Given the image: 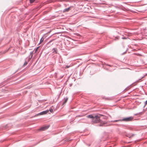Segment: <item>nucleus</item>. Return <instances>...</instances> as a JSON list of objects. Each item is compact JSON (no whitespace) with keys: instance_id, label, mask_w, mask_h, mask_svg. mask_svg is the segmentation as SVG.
Instances as JSON below:
<instances>
[{"instance_id":"obj_1","label":"nucleus","mask_w":147,"mask_h":147,"mask_svg":"<svg viewBox=\"0 0 147 147\" xmlns=\"http://www.w3.org/2000/svg\"><path fill=\"white\" fill-rule=\"evenodd\" d=\"M102 115L98 114L93 115H90L87 116L88 118L92 119V122L93 123H100L99 126H105L104 125L106 123L102 120L100 118L103 117Z\"/></svg>"},{"instance_id":"obj_2","label":"nucleus","mask_w":147,"mask_h":147,"mask_svg":"<svg viewBox=\"0 0 147 147\" xmlns=\"http://www.w3.org/2000/svg\"><path fill=\"white\" fill-rule=\"evenodd\" d=\"M133 117H128L123 118V119H121L115 120L112 121L114 123L117 122L118 121H124L125 122H128L132 121L133 119Z\"/></svg>"},{"instance_id":"obj_3","label":"nucleus","mask_w":147,"mask_h":147,"mask_svg":"<svg viewBox=\"0 0 147 147\" xmlns=\"http://www.w3.org/2000/svg\"><path fill=\"white\" fill-rule=\"evenodd\" d=\"M49 125H47L41 127L39 129V130L44 131L48 129L49 127Z\"/></svg>"},{"instance_id":"obj_4","label":"nucleus","mask_w":147,"mask_h":147,"mask_svg":"<svg viewBox=\"0 0 147 147\" xmlns=\"http://www.w3.org/2000/svg\"><path fill=\"white\" fill-rule=\"evenodd\" d=\"M49 111V110H47L45 111H44L42 112L37 114L38 115H43L46 114Z\"/></svg>"},{"instance_id":"obj_5","label":"nucleus","mask_w":147,"mask_h":147,"mask_svg":"<svg viewBox=\"0 0 147 147\" xmlns=\"http://www.w3.org/2000/svg\"><path fill=\"white\" fill-rule=\"evenodd\" d=\"M33 51L31 52L30 53V54L28 58V61H29L30 59L32 58L33 56Z\"/></svg>"},{"instance_id":"obj_6","label":"nucleus","mask_w":147,"mask_h":147,"mask_svg":"<svg viewBox=\"0 0 147 147\" xmlns=\"http://www.w3.org/2000/svg\"><path fill=\"white\" fill-rule=\"evenodd\" d=\"M71 7H70L68 8L64 9L63 11V13H65L68 12L70 10Z\"/></svg>"},{"instance_id":"obj_7","label":"nucleus","mask_w":147,"mask_h":147,"mask_svg":"<svg viewBox=\"0 0 147 147\" xmlns=\"http://www.w3.org/2000/svg\"><path fill=\"white\" fill-rule=\"evenodd\" d=\"M68 100V98L66 97L65 98V100L63 101V105L65 104L66 102L67 101V100Z\"/></svg>"},{"instance_id":"obj_8","label":"nucleus","mask_w":147,"mask_h":147,"mask_svg":"<svg viewBox=\"0 0 147 147\" xmlns=\"http://www.w3.org/2000/svg\"><path fill=\"white\" fill-rule=\"evenodd\" d=\"M53 53H57V48H53Z\"/></svg>"},{"instance_id":"obj_9","label":"nucleus","mask_w":147,"mask_h":147,"mask_svg":"<svg viewBox=\"0 0 147 147\" xmlns=\"http://www.w3.org/2000/svg\"><path fill=\"white\" fill-rule=\"evenodd\" d=\"M84 119H82L81 120H80L79 121V123H86V122L84 121Z\"/></svg>"},{"instance_id":"obj_10","label":"nucleus","mask_w":147,"mask_h":147,"mask_svg":"<svg viewBox=\"0 0 147 147\" xmlns=\"http://www.w3.org/2000/svg\"><path fill=\"white\" fill-rule=\"evenodd\" d=\"M134 135L133 134L131 135L130 134H128L126 135V136L128 137L129 138H131L132 137H133L134 136Z\"/></svg>"},{"instance_id":"obj_11","label":"nucleus","mask_w":147,"mask_h":147,"mask_svg":"<svg viewBox=\"0 0 147 147\" xmlns=\"http://www.w3.org/2000/svg\"><path fill=\"white\" fill-rule=\"evenodd\" d=\"M44 39L42 37V38H41V39H40V43H42V42H43V40H44Z\"/></svg>"},{"instance_id":"obj_12","label":"nucleus","mask_w":147,"mask_h":147,"mask_svg":"<svg viewBox=\"0 0 147 147\" xmlns=\"http://www.w3.org/2000/svg\"><path fill=\"white\" fill-rule=\"evenodd\" d=\"M28 64V62L26 61V60L25 62L24 63L23 66H24Z\"/></svg>"},{"instance_id":"obj_13","label":"nucleus","mask_w":147,"mask_h":147,"mask_svg":"<svg viewBox=\"0 0 147 147\" xmlns=\"http://www.w3.org/2000/svg\"><path fill=\"white\" fill-rule=\"evenodd\" d=\"M35 0H30V3H32Z\"/></svg>"},{"instance_id":"obj_14","label":"nucleus","mask_w":147,"mask_h":147,"mask_svg":"<svg viewBox=\"0 0 147 147\" xmlns=\"http://www.w3.org/2000/svg\"><path fill=\"white\" fill-rule=\"evenodd\" d=\"M40 47H37L36 49H35V52H36L38 50V49Z\"/></svg>"},{"instance_id":"obj_15","label":"nucleus","mask_w":147,"mask_h":147,"mask_svg":"<svg viewBox=\"0 0 147 147\" xmlns=\"http://www.w3.org/2000/svg\"><path fill=\"white\" fill-rule=\"evenodd\" d=\"M49 111L51 113H53V110L52 109H50Z\"/></svg>"},{"instance_id":"obj_16","label":"nucleus","mask_w":147,"mask_h":147,"mask_svg":"<svg viewBox=\"0 0 147 147\" xmlns=\"http://www.w3.org/2000/svg\"><path fill=\"white\" fill-rule=\"evenodd\" d=\"M61 93H62V92H61V91L58 95V98H59L60 97L61 95Z\"/></svg>"},{"instance_id":"obj_17","label":"nucleus","mask_w":147,"mask_h":147,"mask_svg":"<svg viewBox=\"0 0 147 147\" xmlns=\"http://www.w3.org/2000/svg\"><path fill=\"white\" fill-rule=\"evenodd\" d=\"M119 39V37L118 36L116 37H115V40H118Z\"/></svg>"},{"instance_id":"obj_18","label":"nucleus","mask_w":147,"mask_h":147,"mask_svg":"<svg viewBox=\"0 0 147 147\" xmlns=\"http://www.w3.org/2000/svg\"><path fill=\"white\" fill-rule=\"evenodd\" d=\"M70 67V65H69V66L67 65L65 66V68H68L69 67Z\"/></svg>"},{"instance_id":"obj_19","label":"nucleus","mask_w":147,"mask_h":147,"mask_svg":"<svg viewBox=\"0 0 147 147\" xmlns=\"http://www.w3.org/2000/svg\"><path fill=\"white\" fill-rule=\"evenodd\" d=\"M147 104V100L145 102L144 107Z\"/></svg>"},{"instance_id":"obj_20","label":"nucleus","mask_w":147,"mask_h":147,"mask_svg":"<svg viewBox=\"0 0 147 147\" xmlns=\"http://www.w3.org/2000/svg\"><path fill=\"white\" fill-rule=\"evenodd\" d=\"M122 38L123 39H127V38L123 37Z\"/></svg>"},{"instance_id":"obj_21","label":"nucleus","mask_w":147,"mask_h":147,"mask_svg":"<svg viewBox=\"0 0 147 147\" xmlns=\"http://www.w3.org/2000/svg\"><path fill=\"white\" fill-rule=\"evenodd\" d=\"M80 117V115H78V116H77L76 117Z\"/></svg>"},{"instance_id":"obj_22","label":"nucleus","mask_w":147,"mask_h":147,"mask_svg":"<svg viewBox=\"0 0 147 147\" xmlns=\"http://www.w3.org/2000/svg\"><path fill=\"white\" fill-rule=\"evenodd\" d=\"M108 65V66H111V65Z\"/></svg>"},{"instance_id":"obj_23","label":"nucleus","mask_w":147,"mask_h":147,"mask_svg":"<svg viewBox=\"0 0 147 147\" xmlns=\"http://www.w3.org/2000/svg\"><path fill=\"white\" fill-rule=\"evenodd\" d=\"M51 41H52V40H51V41H49V42H48V43H50V42Z\"/></svg>"},{"instance_id":"obj_24","label":"nucleus","mask_w":147,"mask_h":147,"mask_svg":"<svg viewBox=\"0 0 147 147\" xmlns=\"http://www.w3.org/2000/svg\"><path fill=\"white\" fill-rule=\"evenodd\" d=\"M89 146H90V144H89L88 145Z\"/></svg>"},{"instance_id":"obj_25","label":"nucleus","mask_w":147,"mask_h":147,"mask_svg":"<svg viewBox=\"0 0 147 147\" xmlns=\"http://www.w3.org/2000/svg\"><path fill=\"white\" fill-rule=\"evenodd\" d=\"M103 118H104V119H105V118H106V117H105Z\"/></svg>"},{"instance_id":"obj_26","label":"nucleus","mask_w":147,"mask_h":147,"mask_svg":"<svg viewBox=\"0 0 147 147\" xmlns=\"http://www.w3.org/2000/svg\"><path fill=\"white\" fill-rule=\"evenodd\" d=\"M0 86H1V85Z\"/></svg>"}]
</instances>
